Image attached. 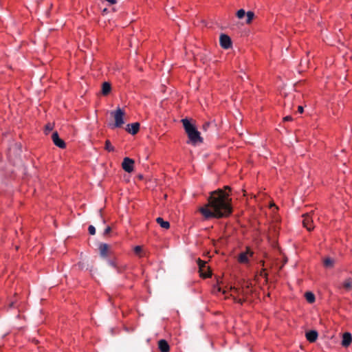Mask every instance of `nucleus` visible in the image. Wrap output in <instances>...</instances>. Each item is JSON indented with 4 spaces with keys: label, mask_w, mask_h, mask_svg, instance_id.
Returning <instances> with one entry per match:
<instances>
[{
    "label": "nucleus",
    "mask_w": 352,
    "mask_h": 352,
    "mask_svg": "<svg viewBox=\"0 0 352 352\" xmlns=\"http://www.w3.org/2000/svg\"><path fill=\"white\" fill-rule=\"evenodd\" d=\"M231 201L228 192L217 189L210 192L207 204L199 208V211L206 219L228 217L232 212Z\"/></svg>",
    "instance_id": "f257e3e1"
},
{
    "label": "nucleus",
    "mask_w": 352,
    "mask_h": 352,
    "mask_svg": "<svg viewBox=\"0 0 352 352\" xmlns=\"http://www.w3.org/2000/svg\"><path fill=\"white\" fill-rule=\"evenodd\" d=\"M182 122L185 131L192 144L195 145L197 143L203 142V138L201 137L200 133L197 131L195 126L190 122V120L187 118H184L182 120Z\"/></svg>",
    "instance_id": "f03ea898"
},
{
    "label": "nucleus",
    "mask_w": 352,
    "mask_h": 352,
    "mask_svg": "<svg viewBox=\"0 0 352 352\" xmlns=\"http://www.w3.org/2000/svg\"><path fill=\"white\" fill-rule=\"evenodd\" d=\"M111 115L113 117L115 120L113 127H121L124 124V112L120 108H118L116 111H112Z\"/></svg>",
    "instance_id": "7ed1b4c3"
},
{
    "label": "nucleus",
    "mask_w": 352,
    "mask_h": 352,
    "mask_svg": "<svg viewBox=\"0 0 352 352\" xmlns=\"http://www.w3.org/2000/svg\"><path fill=\"white\" fill-rule=\"evenodd\" d=\"M254 254V252L251 250V249L248 247L246 248V251L241 252L239 256V262L241 263H248V257L252 256Z\"/></svg>",
    "instance_id": "20e7f679"
},
{
    "label": "nucleus",
    "mask_w": 352,
    "mask_h": 352,
    "mask_svg": "<svg viewBox=\"0 0 352 352\" xmlns=\"http://www.w3.org/2000/svg\"><path fill=\"white\" fill-rule=\"evenodd\" d=\"M220 45L223 49H229L232 47V41L230 36L226 34H222L219 38Z\"/></svg>",
    "instance_id": "39448f33"
},
{
    "label": "nucleus",
    "mask_w": 352,
    "mask_h": 352,
    "mask_svg": "<svg viewBox=\"0 0 352 352\" xmlns=\"http://www.w3.org/2000/svg\"><path fill=\"white\" fill-rule=\"evenodd\" d=\"M134 161L129 158L125 157L122 163V168L127 173H131L133 170Z\"/></svg>",
    "instance_id": "423d86ee"
},
{
    "label": "nucleus",
    "mask_w": 352,
    "mask_h": 352,
    "mask_svg": "<svg viewBox=\"0 0 352 352\" xmlns=\"http://www.w3.org/2000/svg\"><path fill=\"white\" fill-rule=\"evenodd\" d=\"M303 221L302 223L305 228L307 229V230L311 231L314 229L313 226V220L309 213H306L302 215Z\"/></svg>",
    "instance_id": "0eeeda50"
},
{
    "label": "nucleus",
    "mask_w": 352,
    "mask_h": 352,
    "mask_svg": "<svg viewBox=\"0 0 352 352\" xmlns=\"http://www.w3.org/2000/svg\"><path fill=\"white\" fill-rule=\"evenodd\" d=\"M52 140L54 144L56 146H58L60 148H65L66 144H65V142L59 138V135H58V132L55 131L52 133Z\"/></svg>",
    "instance_id": "6e6552de"
},
{
    "label": "nucleus",
    "mask_w": 352,
    "mask_h": 352,
    "mask_svg": "<svg viewBox=\"0 0 352 352\" xmlns=\"http://www.w3.org/2000/svg\"><path fill=\"white\" fill-rule=\"evenodd\" d=\"M110 247L107 243H101L99 246L100 255L102 258H107L109 254Z\"/></svg>",
    "instance_id": "1a4fd4ad"
},
{
    "label": "nucleus",
    "mask_w": 352,
    "mask_h": 352,
    "mask_svg": "<svg viewBox=\"0 0 352 352\" xmlns=\"http://www.w3.org/2000/svg\"><path fill=\"white\" fill-rule=\"evenodd\" d=\"M352 342V336L349 332H345L342 335V345L344 347L349 346Z\"/></svg>",
    "instance_id": "9d476101"
},
{
    "label": "nucleus",
    "mask_w": 352,
    "mask_h": 352,
    "mask_svg": "<svg viewBox=\"0 0 352 352\" xmlns=\"http://www.w3.org/2000/svg\"><path fill=\"white\" fill-rule=\"evenodd\" d=\"M140 129V123L138 122H133V123H131V124H129L127 125V128H126V131L132 134V135H135L136 134L138 131Z\"/></svg>",
    "instance_id": "9b49d317"
},
{
    "label": "nucleus",
    "mask_w": 352,
    "mask_h": 352,
    "mask_svg": "<svg viewBox=\"0 0 352 352\" xmlns=\"http://www.w3.org/2000/svg\"><path fill=\"white\" fill-rule=\"evenodd\" d=\"M158 348L161 352H169L170 346L166 340H160L158 341Z\"/></svg>",
    "instance_id": "f8f14e48"
},
{
    "label": "nucleus",
    "mask_w": 352,
    "mask_h": 352,
    "mask_svg": "<svg viewBox=\"0 0 352 352\" xmlns=\"http://www.w3.org/2000/svg\"><path fill=\"white\" fill-rule=\"evenodd\" d=\"M197 264L199 265L200 275L202 277H204V278L210 277V274H204V268H206V262L201 260L200 258H198Z\"/></svg>",
    "instance_id": "ddd939ff"
},
{
    "label": "nucleus",
    "mask_w": 352,
    "mask_h": 352,
    "mask_svg": "<svg viewBox=\"0 0 352 352\" xmlns=\"http://www.w3.org/2000/svg\"><path fill=\"white\" fill-rule=\"evenodd\" d=\"M318 332L315 330H311L306 333V338L310 342H314L318 338Z\"/></svg>",
    "instance_id": "4468645a"
},
{
    "label": "nucleus",
    "mask_w": 352,
    "mask_h": 352,
    "mask_svg": "<svg viewBox=\"0 0 352 352\" xmlns=\"http://www.w3.org/2000/svg\"><path fill=\"white\" fill-rule=\"evenodd\" d=\"M111 90V84L107 82H104L102 85V94L104 96L108 95Z\"/></svg>",
    "instance_id": "2eb2a0df"
},
{
    "label": "nucleus",
    "mask_w": 352,
    "mask_h": 352,
    "mask_svg": "<svg viewBox=\"0 0 352 352\" xmlns=\"http://www.w3.org/2000/svg\"><path fill=\"white\" fill-rule=\"evenodd\" d=\"M156 221L162 228L168 229L170 228L169 222L164 221L162 217H157Z\"/></svg>",
    "instance_id": "dca6fc26"
},
{
    "label": "nucleus",
    "mask_w": 352,
    "mask_h": 352,
    "mask_svg": "<svg viewBox=\"0 0 352 352\" xmlns=\"http://www.w3.org/2000/svg\"><path fill=\"white\" fill-rule=\"evenodd\" d=\"M324 265L327 268H331L333 267L334 265V260L331 258H326L324 260Z\"/></svg>",
    "instance_id": "f3484780"
},
{
    "label": "nucleus",
    "mask_w": 352,
    "mask_h": 352,
    "mask_svg": "<svg viewBox=\"0 0 352 352\" xmlns=\"http://www.w3.org/2000/svg\"><path fill=\"white\" fill-rule=\"evenodd\" d=\"M305 298H306V300L309 302V303H312L315 301V296L313 293L311 292H306L305 293Z\"/></svg>",
    "instance_id": "a211bd4d"
},
{
    "label": "nucleus",
    "mask_w": 352,
    "mask_h": 352,
    "mask_svg": "<svg viewBox=\"0 0 352 352\" xmlns=\"http://www.w3.org/2000/svg\"><path fill=\"white\" fill-rule=\"evenodd\" d=\"M246 16H247V19H246V23L248 24H250L251 23L252 21L253 20L254 17V14L253 12L252 11H248L247 13H246Z\"/></svg>",
    "instance_id": "6ab92c4d"
},
{
    "label": "nucleus",
    "mask_w": 352,
    "mask_h": 352,
    "mask_svg": "<svg viewBox=\"0 0 352 352\" xmlns=\"http://www.w3.org/2000/svg\"><path fill=\"white\" fill-rule=\"evenodd\" d=\"M343 287L347 290L349 291L352 287V281L351 279H347L343 283Z\"/></svg>",
    "instance_id": "aec40b11"
},
{
    "label": "nucleus",
    "mask_w": 352,
    "mask_h": 352,
    "mask_svg": "<svg viewBox=\"0 0 352 352\" xmlns=\"http://www.w3.org/2000/svg\"><path fill=\"white\" fill-rule=\"evenodd\" d=\"M105 150L108 151L109 152H111L114 151V147L111 145V142L109 140H107L105 142Z\"/></svg>",
    "instance_id": "412c9836"
},
{
    "label": "nucleus",
    "mask_w": 352,
    "mask_h": 352,
    "mask_svg": "<svg viewBox=\"0 0 352 352\" xmlns=\"http://www.w3.org/2000/svg\"><path fill=\"white\" fill-rule=\"evenodd\" d=\"M246 14L245 10L243 9H240L239 10L237 11L236 12V16L239 18V19H242L245 16V15Z\"/></svg>",
    "instance_id": "4be33fe9"
},
{
    "label": "nucleus",
    "mask_w": 352,
    "mask_h": 352,
    "mask_svg": "<svg viewBox=\"0 0 352 352\" xmlns=\"http://www.w3.org/2000/svg\"><path fill=\"white\" fill-rule=\"evenodd\" d=\"M126 268H127V266L126 265H118L116 270L118 273H122L124 271H125L126 270Z\"/></svg>",
    "instance_id": "5701e85b"
},
{
    "label": "nucleus",
    "mask_w": 352,
    "mask_h": 352,
    "mask_svg": "<svg viewBox=\"0 0 352 352\" xmlns=\"http://www.w3.org/2000/svg\"><path fill=\"white\" fill-rule=\"evenodd\" d=\"M89 233L91 235H94L96 234V228L94 226H89L88 228Z\"/></svg>",
    "instance_id": "b1692460"
},
{
    "label": "nucleus",
    "mask_w": 352,
    "mask_h": 352,
    "mask_svg": "<svg viewBox=\"0 0 352 352\" xmlns=\"http://www.w3.org/2000/svg\"><path fill=\"white\" fill-rule=\"evenodd\" d=\"M142 249L141 246L138 245L134 248V252L138 255L140 254V253L142 252Z\"/></svg>",
    "instance_id": "393cba45"
},
{
    "label": "nucleus",
    "mask_w": 352,
    "mask_h": 352,
    "mask_svg": "<svg viewBox=\"0 0 352 352\" xmlns=\"http://www.w3.org/2000/svg\"><path fill=\"white\" fill-rule=\"evenodd\" d=\"M108 264H109L110 266H111V267H114V268H116H116H117V267H118V264L116 263V262L115 261H113V260H109V261H108Z\"/></svg>",
    "instance_id": "a878e982"
},
{
    "label": "nucleus",
    "mask_w": 352,
    "mask_h": 352,
    "mask_svg": "<svg viewBox=\"0 0 352 352\" xmlns=\"http://www.w3.org/2000/svg\"><path fill=\"white\" fill-rule=\"evenodd\" d=\"M111 227L107 226V227L105 228L104 231V235H107V234H109V233H110V232H111Z\"/></svg>",
    "instance_id": "bb28decb"
},
{
    "label": "nucleus",
    "mask_w": 352,
    "mask_h": 352,
    "mask_svg": "<svg viewBox=\"0 0 352 352\" xmlns=\"http://www.w3.org/2000/svg\"><path fill=\"white\" fill-rule=\"evenodd\" d=\"M52 130V126L51 124H48L45 126V131L46 132H49Z\"/></svg>",
    "instance_id": "cd10ccee"
},
{
    "label": "nucleus",
    "mask_w": 352,
    "mask_h": 352,
    "mask_svg": "<svg viewBox=\"0 0 352 352\" xmlns=\"http://www.w3.org/2000/svg\"><path fill=\"white\" fill-rule=\"evenodd\" d=\"M210 124L209 122H206L205 124H204L202 126L203 130L206 131L208 128L210 126Z\"/></svg>",
    "instance_id": "c85d7f7f"
},
{
    "label": "nucleus",
    "mask_w": 352,
    "mask_h": 352,
    "mask_svg": "<svg viewBox=\"0 0 352 352\" xmlns=\"http://www.w3.org/2000/svg\"><path fill=\"white\" fill-rule=\"evenodd\" d=\"M204 274H209L210 276H211V272L209 270L208 267L206 265V268H204Z\"/></svg>",
    "instance_id": "c756f323"
},
{
    "label": "nucleus",
    "mask_w": 352,
    "mask_h": 352,
    "mask_svg": "<svg viewBox=\"0 0 352 352\" xmlns=\"http://www.w3.org/2000/svg\"><path fill=\"white\" fill-rule=\"evenodd\" d=\"M283 120H284L285 121H289V120H292V116H287L285 117V118H283Z\"/></svg>",
    "instance_id": "7c9ffc66"
},
{
    "label": "nucleus",
    "mask_w": 352,
    "mask_h": 352,
    "mask_svg": "<svg viewBox=\"0 0 352 352\" xmlns=\"http://www.w3.org/2000/svg\"><path fill=\"white\" fill-rule=\"evenodd\" d=\"M298 113H302L303 112V107L302 106H298Z\"/></svg>",
    "instance_id": "2f4dec72"
},
{
    "label": "nucleus",
    "mask_w": 352,
    "mask_h": 352,
    "mask_svg": "<svg viewBox=\"0 0 352 352\" xmlns=\"http://www.w3.org/2000/svg\"><path fill=\"white\" fill-rule=\"evenodd\" d=\"M234 300H235L236 302L239 303V304H243V300H241V299H236V298H234Z\"/></svg>",
    "instance_id": "473e14b6"
},
{
    "label": "nucleus",
    "mask_w": 352,
    "mask_h": 352,
    "mask_svg": "<svg viewBox=\"0 0 352 352\" xmlns=\"http://www.w3.org/2000/svg\"><path fill=\"white\" fill-rule=\"evenodd\" d=\"M231 289L234 292V293H238L239 292V289L234 287V288H231Z\"/></svg>",
    "instance_id": "72a5a7b5"
},
{
    "label": "nucleus",
    "mask_w": 352,
    "mask_h": 352,
    "mask_svg": "<svg viewBox=\"0 0 352 352\" xmlns=\"http://www.w3.org/2000/svg\"><path fill=\"white\" fill-rule=\"evenodd\" d=\"M261 276H267V274L266 273H263V272L261 273Z\"/></svg>",
    "instance_id": "f704fd0d"
},
{
    "label": "nucleus",
    "mask_w": 352,
    "mask_h": 352,
    "mask_svg": "<svg viewBox=\"0 0 352 352\" xmlns=\"http://www.w3.org/2000/svg\"><path fill=\"white\" fill-rule=\"evenodd\" d=\"M226 189H228V190H230V188L229 186H225V190H226Z\"/></svg>",
    "instance_id": "c9c22d12"
},
{
    "label": "nucleus",
    "mask_w": 352,
    "mask_h": 352,
    "mask_svg": "<svg viewBox=\"0 0 352 352\" xmlns=\"http://www.w3.org/2000/svg\"><path fill=\"white\" fill-rule=\"evenodd\" d=\"M99 213H100V215L102 216V209L99 210Z\"/></svg>",
    "instance_id": "e433bc0d"
}]
</instances>
